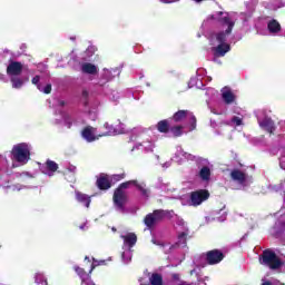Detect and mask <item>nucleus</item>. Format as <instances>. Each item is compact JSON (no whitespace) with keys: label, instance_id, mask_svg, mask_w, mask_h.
<instances>
[{"label":"nucleus","instance_id":"f257e3e1","mask_svg":"<svg viewBox=\"0 0 285 285\" xmlns=\"http://www.w3.org/2000/svg\"><path fill=\"white\" fill-rule=\"evenodd\" d=\"M259 264H262V266H267V268H271V271H277L284 266L282 258L272 249L263 250L262 255L259 256Z\"/></svg>","mask_w":285,"mask_h":285},{"label":"nucleus","instance_id":"f03ea898","mask_svg":"<svg viewBox=\"0 0 285 285\" xmlns=\"http://www.w3.org/2000/svg\"><path fill=\"white\" fill-rule=\"evenodd\" d=\"M217 21L220 23V26H227V29L225 31H218L214 33V38L216 39L217 43H227L226 41L235 28V21L232 20L228 16L219 17Z\"/></svg>","mask_w":285,"mask_h":285},{"label":"nucleus","instance_id":"7ed1b4c3","mask_svg":"<svg viewBox=\"0 0 285 285\" xmlns=\"http://www.w3.org/2000/svg\"><path fill=\"white\" fill-rule=\"evenodd\" d=\"M11 155L18 164H27L30 161V145L26 142L14 145L11 150Z\"/></svg>","mask_w":285,"mask_h":285},{"label":"nucleus","instance_id":"20e7f679","mask_svg":"<svg viewBox=\"0 0 285 285\" xmlns=\"http://www.w3.org/2000/svg\"><path fill=\"white\" fill-rule=\"evenodd\" d=\"M168 215H170V210L156 209L145 216L144 224L149 230H153V228H155L159 222H164V218L168 217Z\"/></svg>","mask_w":285,"mask_h":285},{"label":"nucleus","instance_id":"39448f33","mask_svg":"<svg viewBox=\"0 0 285 285\" xmlns=\"http://www.w3.org/2000/svg\"><path fill=\"white\" fill-rule=\"evenodd\" d=\"M224 257H226V255H224V252L220 249H212L205 254V261L209 266L220 264V262H224Z\"/></svg>","mask_w":285,"mask_h":285},{"label":"nucleus","instance_id":"423d86ee","mask_svg":"<svg viewBox=\"0 0 285 285\" xmlns=\"http://www.w3.org/2000/svg\"><path fill=\"white\" fill-rule=\"evenodd\" d=\"M112 199L116 208H118V210H124L126 204L128 203V195L125 190L115 189Z\"/></svg>","mask_w":285,"mask_h":285},{"label":"nucleus","instance_id":"0eeeda50","mask_svg":"<svg viewBox=\"0 0 285 285\" xmlns=\"http://www.w3.org/2000/svg\"><path fill=\"white\" fill-rule=\"evenodd\" d=\"M98 190H110L112 188V178L106 173L99 174L96 180Z\"/></svg>","mask_w":285,"mask_h":285},{"label":"nucleus","instance_id":"6e6552de","mask_svg":"<svg viewBox=\"0 0 285 285\" xmlns=\"http://www.w3.org/2000/svg\"><path fill=\"white\" fill-rule=\"evenodd\" d=\"M210 197V193L206 189L193 191L190 194L191 206H200L203 202H206Z\"/></svg>","mask_w":285,"mask_h":285},{"label":"nucleus","instance_id":"1a4fd4ad","mask_svg":"<svg viewBox=\"0 0 285 285\" xmlns=\"http://www.w3.org/2000/svg\"><path fill=\"white\" fill-rule=\"evenodd\" d=\"M23 72V63L19 61H11L7 67V75L9 77H19Z\"/></svg>","mask_w":285,"mask_h":285},{"label":"nucleus","instance_id":"9d476101","mask_svg":"<svg viewBox=\"0 0 285 285\" xmlns=\"http://www.w3.org/2000/svg\"><path fill=\"white\" fill-rule=\"evenodd\" d=\"M222 99L224 104H226L227 106H230V104H235V99H237V97L235 96L233 90H230V88L224 87L222 89Z\"/></svg>","mask_w":285,"mask_h":285},{"label":"nucleus","instance_id":"9b49d317","mask_svg":"<svg viewBox=\"0 0 285 285\" xmlns=\"http://www.w3.org/2000/svg\"><path fill=\"white\" fill-rule=\"evenodd\" d=\"M259 127L265 130V132H268L269 135H275V121L271 118H264L262 121H259Z\"/></svg>","mask_w":285,"mask_h":285},{"label":"nucleus","instance_id":"f8f14e48","mask_svg":"<svg viewBox=\"0 0 285 285\" xmlns=\"http://www.w3.org/2000/svg\"><path fill=\"white\" fill-rule=\"evenodd\" d=\"M81 136L88 141L89 144L92 141H97V136H95V128L92 126H87L82 129Z\"/></svg>","mask_w":285,"mask_h":285},{"label":"nucleus","instance_id":"ddd939ff","mask_svg":"<svg viewBox=\"0 0 285 285\" xmlns=\"http://www.w3.org/2000/svg\"><path fill=\"white\" fill-rule=\"evenodd\" d=\"M120 238L124 239V246H128V248H134L135 244H137V234L135 233L120 235Z\"/></svg>","mask_w":285,"mask_h":285},{"label":"nucleus","instance_id":"4468645a","mask_svg":"<svg viewBox=\"0 0 285 285\" xmlns=\"http://www.w3.org/2000/svg\"><path fill=\"white\" fill-rule=\"evenodd\" d=\"M227 52H230L229 43H218V46L214 48L215 57H226Z\"/></svg>","mask_w":285,"mask_h":285},{"label":"nucleus","instance_id":"2eb2a0df","mask_svg":"<svg viewBox=\"0 0 285 285\" xmlns=\"http://www.w3.org/2000/svg\"><path fill=\"white\" fill-rule=\"evenodd\" d=\"M230 178L237 184H246V174L239 169H234L230 171Z\"/></svg>","mask_w":285,"mask_h":285},{"label":"nucleus","instance_id":"dca6fc26","mask_svg":"<svg viewBox=\"0 0 285 285\" xmlns=\"http://www.w3.org/2000/svg\"><path fill=\"white\" fill-rule=\"evenodd\" d=\"M189 115L190 111L188 110H178L169 118V120L175 121V124H181V121H184Z\"/></svg>","mask_w":285,"mask_h":285},{"label":"nucleus","instance_id":"f3484780","mask_svg":"<svg viewBox=\"0 0 285 285\" xmlns=\"http://www.w3.org/2000/svg\"><path fill=\"white\" fill-rule=\"evenodd\" d=\"M170 119H164L157 122L156 128L158 132H163L164 135H168L170 132Z\"/></svg>","mask_w":285,"mask_h":285},{"label":"nucleus","instance_id":"a211bd4d","mask_svg":"<svg viewBox=\"0 0 285 285\" xmlns=\"http://www.w3.org/2000/svg\"><path fill=\"white\" fill-rule=\"evenodd\" d=\"M267 29L272 35H277V32H282V24L275 19L271 20L267 23Z\"/></svg>","mask_w":285,"mask_h":285},{"label":"nucleus","instance_id":"6ab92c4d","mask_svg":"<svg viewBox=\"0 0 285 285\" xmlns=\"http://www.w3.org/2000/svg\"><path fill=\"white\" fill-rule=\"evenodd\" d=\"M82 72H85V75H97V72H99V70L97 69V66L90 63V62H85L81 67Z\"/></svg>","mask_w":285,"mask_h":285},{"label":"nucleus","instance_id":"aec40b11","mask_svg":"<svg viewBox=\"0 0 285 285\" xmlns=\"http://www.w3.org/2000/svg\"><path fill=\"white\" fill-rule=\"evenodd\" d=\"M45 166L49 173V177H52V175H55V173H57V170H59V165L55 160L48 159L45 163Z\"/></svg>","mask_w":285,"mask_h":285},{"label":"nucleus","instance_id":"412c9836","mask_svg":"<svg viewBox=\"0 0 285 285\" xmlns=\"http://www.w3.org/2000/svg\"><path fill=\"white\" fill-rule=\"evenodd\" d=\"M76 199L80 204H85L86 208H90V197L81 191L76 193Z\"/></svg>","mask_w":285,"mask_h":285},{"label":"nucleus","instance_id":"4be33fe9","mask_svg":"<svg viewBox=\"0 0 285 285\" xmlns=\"http://www.w3.org/2000/svg\"><path fill=\"white\" fill-rule=\"evenodd\" d=\"M210 167L208 166H204L198 174V177L203 180V181H210Z\"/></svg>","mask_w":285,"mask_h":285},{"label":"nucleus","instance_id":"5701e85b","mask_svg":"<svg viewBox=\"0 0 285 285\" xmlns=\"http://www.w3.org/2000/svg\"><path fill=\"white\" fill-rule=\"evenodd\" d=\"M150 285H164V276L159 273H153L149 277Z\"/></svg>","mask_w":285,"mask_h":285},{"label":"nucleus","instance_id":"b1692460","mask_svg":"<svg viewBox=\"0 0 285 285\" xmlns=\"http://www.w3.org/2000/svg\"><path fill=\"white\" fill-rule=\"evenodd\" d=\"M169 132H171L174 137H181V135H184V126L181 125L171 126L169 128Z\"/></svg>","mask_w":285,"mask_h":285},{"label":"nucleus","instance_id":"393cba45","mask_svg":"<svg viewBox=\"0 0 285 285\" xmlns=\"http://www.w3.org/2000/svg\"><path fill=\"white\" fill-rule=\"evenodd\" d=\"M188 242V233L183 232L178 234V240H177V246H181L183 248H186V244Z\"/></svg>","mask_w":285,"mask_h":285},{"label":"nucleus","instance_id":"a878e982","mask_svg":"<svg viewBox=\"0 0 285 285\" xmlns=\"http://www.w3.org/2000/svg\"><path fill=\"white\" fill-rule=\"evenodd\" d=\"M130 186H137V180H129L121 183L116 190H126L127 188H130Z\"/></svg>","mask_w":285,"mask_h":285},{"label":"nucleus","instance_id":"bb28decb","mask_svg":"<svg viewBox=\"0 0 285 285\" xmlns=\"http://www.w3.org/2000/svg\"><path fill=\"white\" fill-rule=\"evenodd\" d=\"M12 88H16L19 90V88H22L23 80L21 78L12 77L11 78Z\"/></svg>","mask_w":285,"mask_h":285},{"label":"nucleus","instance_id":"cd10ccee","mask_svg":"<svg viewBox=\"0 0 285 285\" xmlns=\"http://www.w3.org/2000/svg\"><path fill=\"white\" fill-rule=\"evenodd\" d=\"M104 128H106L107 131L102 135H99V137H108L110 135H115V128H112V126L108 125V122L104 125Z\"/></svg>","mask_w":285,"mask_h":285},{"label":"nucleus","instance_id":"c85d7f7f","mask_svg":"<svg viewBox=\"0 0 285 285\" xmlns=\"http://www.w3.org/2000/svg\"><path fill=\"white\" fill-rule=\"evenodd\" d=\"M110 178H111V184L114 181L115 183L121 181V179H126V173L111 175Z\"/></svg>","mask_w":285,"mask_h":285},{"label":"nucleus","instance_id":"c756f323","mask_svg":"<svg viewBox=\"0 0 285 285\" xmlns=\"http://www.w3.org/2000/svg\"><path fill=\"white\" fill-rule=\"evenodd\" d=\"M190 115V119H189V124H190V128L189 130H196L197 129V117H195V115L189 114Z\"/></svg>","mask_w":285,"mask_h":285},{"label":"nucleus","instance_id":"7c9ffc66","mask_svg":"<svg viewBox=\"0 0 285 285\" xmlns=\"http://www.w3.org/2000/svg\"><path fill=\"white\" fill-rule=\"evenodd\" d=\"M136 188H138L142 195V197H148V193L149 190L146 188V185H141L139 183H137V185H135Z\"/></svg>","mask_w":285,"mask_h":285},{"label":"nucleus","instance_id":"2f4dec72","mask_svg":"<svg viewBox=\"0 0 285 285\" xmlns=\"http://www.w3.org/2000/svg\"><path fill=\"white\" fill-rule=\"evenodd\" d=\"M43 92L45 95H50L52 92V85H46V87L43 88Z\"/></svg>","mask_w":285,"mask_h":285},{"label":"nucleus","instance_id":"473e14b6","mask_svg":"<svg viewBox=\"0 0 285 285\" xmlns=\"http://www.w3.org/2000/svg\"><path fill=\"white\" fill-rule=\"evenodd\" d=\"M75 271L78 275L83 276L86 275V271H83V268L79 267V266H75Z\"/></svg>","mask_w":285,"mask_h":285},{"label":"nucleus","instance_id":"72a5a7b5","mask_svg":"<svg viewBox=\"0 0 285 285\" xmlns=\"http://www.w3.org/2000/svg\"><path fill=\"white\" fill-rule=\"evenodd\" d=\"M233 124H236V126H242V118L234 116L232 119Z\"/></svg>","mask_w":285,"mask_h":285},{"label":"nucleus","instance_id":"f704fd0d","mask_svg":"<svg viewBox=\"0 0 285 285\" xmlns=\"http://www.w3.org/2000/svg\"><path fill=\"white\" fill-rule=\"evenodd\" d=\"M40 79H41V77L36 76V77H33V78H32L31 83H33V86H38V85H39Z\"/></svg>","mask_w":285,"mask_h":285},{"label":"nucleus","instance_id":"c9c22d12","mask_svg":"<svg viewBox=\"0 0 285 285\" xmlns=\"http://www.w3.org/2000/svg\"><path fill=\"white\" fill-rule=\"evenodd\" d=\"M262 285H273V282H271L268 279H263Z\"/></svg>","mask_w":285,"mask_h":285},{"label":"nucleus","instance_id":"e433bc0d","mask_svg":"<svg viewBox=\"0 0 285 285\" xmlns=\"http://www.w3.org/2000/svg\"><path fill=\"white\" fill-rule=\"evenodd\" d=\"M58 104H59V106H61V108H63V106H66V101H63V100H59Z\"/></svg>","mask_w":285,"mask_h":285},{"label":"nucleus","instance_id":"4c0bfd02","mask_svg":"<svg viewBox=\"0 0 285 285\" xmlns=\"http://www.w3.org/2000/svg\"><path fill=\"white\" fill-rule=\"evenodd\" d=\"M82 97H88V90L82 91Z\"/></svg>","mask_w":285,"mask_h":285},{"label":"nucleus","instance_id":"58836bf2","mask_svg":"<svg viewBox=\"0 0 285 285\" xmlns=\"http://www.w3.org/2000/svg\"><path fill=\"white\" fill-rule=\"evenodd\" d=\"M173 277H174V279H179V275L178 274H174Z\"/></svg>","mask_w":285,"mask_h":285},{"label":"nucleus","instance_id":"ea45409f","mask_svg":"<svg viewBox=\"0 0 285 285\" xmlns=\"http://www.w3.org/2000/svg\"><path fill=\"white\" fill-rule=\"evenodd\" d=\"M223 14H224V11H218V12H217V16H218V17H222Z\"/></svg>","mask_w":285,"mask_h":285},{"label":"nucleus","instance_id":"a19ab883","mask_svg":"<svg viewBox=\"0 0 285 285\" xmlns=\"http://www.w3.org/2000/svg\"><path fill=\"white\" fill-rule=\"evenodd\" d=\"M160 1H163V3H170V1L168 0H160Z\"/></svg>","mask_w":285,"mask_h":285},{"label":"nucleus","instance_id":"79ce46f5","mask_svg":"<svg viewBox=\"0 0 285 285\" xmlns=\"http://www.w3.org/2000/svg\"><path fill=\"white\" fill-rule=\"evenodd\" d=\"M194 1H196V3H200V1H203V0H194Z\"/></svg>","mask_w":285,"mask_h":285},{"label":"nucleus","instance_id":"37998d69","mask_svg":"<svg viewBox=\"0 0 285 285\" xmlns=\"http://www.w3.org/2000/svg\"><path fill=\"white\" fill-rule=\"evenodd\" d=\"M86 285H95L94 283H86Z\"/></svg>","mask_w":285,"mask_h":285},{"label":"nucleus","instance_id":"c03bdc74","mask_svg":"<svg viewBox=\"0 0 285 285\" xmlns=\"http://www.w3.org/2000/svg\"><path fill=\"white\" fill-rule=\"evenodd\" d=\"M38 89L41 90L40 86L38 85Z\"/></svg>","mask_w":285,"mask_h":285},{"label":"nucleus","instance_id":"a18cd8bd","mask_svg":"<svg viewBox=\"0 0 285 285\" xmlns=\"http://www.w3.org/2000/svg\"><path fill=\"white\" fill-rule=\"evenodd\" d=\"M112 230H114V232H117V229H116V228H112Z\"/></svg>","mask_w":285,"mask_h":285},{"label":"nucleus","instance_id":"49530a36","mask_svg":"<svg viewBox=\"0 0 285 285\" xmlns=\"http://www.w3.org/2000/svg\"><path fill=\"white\" fill-rule=\"evenodd\" d=\"M174 1H179V0H174Z\"/></svg>","mask_w":285,"mask_h":285},{"label":"nucleus","instance_id":"de8ad7c7","mask_svg":"<svg viewBox=\"0 0 285 285\" xmlns=\"http://www.w3.org/2000/svg\"><path fill=\"white\" fill-rule=\"evenodd\" d=\"M281 285H284V284H281Z\"/></svg>","mask_w":285,"mask_h":285}]
</instances>
